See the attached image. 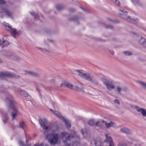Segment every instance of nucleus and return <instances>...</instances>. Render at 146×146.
<instances>
[{
    "label": "nucleus",
    "mask_w": 146,
    "mask_h": 146,
    "mask_svg": "<svg viewBox=\"0 0 146 146\" xmlns=\"http://www.w3.org/2000/svg\"><path fill=\"white\" fill-rule=\"evenodd\" d=\"M39 122L41 126L43 129L45 130L44 134L46 135V138L48 139V142L51 145H55L58 143L59 139V135L55 133L48 134V130L50 129V127L47 126V120L46 119H39Z\"/></svg>",
    "instance_id": "nucleus-1"
},
{
    "label": "nucleus",
    "mask_w": 146,
    "mask_h": 146,
    "mask_svg": "<svg viewBox=\"0 0 146 146\" xmlns=\"http://www.w3.org/2000/svg\"><path fill=\"white\" fill-rule=\"evenodd\" d=\"M6 97L7 99L8 100L10 103V106L12 108L16 113H11V116L12 117V120L15 119V117L17 115V113L18 112V109L15 106V102L12 100L13 97L11 94L9 93H7Z\"/></svg>",
    "instance_id": "nucleus-2"
},
{
    "label": "nucleus",
    "mask_w": 146,
    "mask_h": 146,
    "mask_svg": "<svg viewBox=\"0 0 146 146\" xmlns=\"http://www.w3.org/2000/svg\"><path fill=\"white\" fill-rule=\"evenodd\" d=\"M61 136L62 141L65 143L66 146H70V144L68 142H70V140L74 138V135L72 134L64 133H61Z\"/></svg>",
    "instance_id": "nucleus-3"
},
{
    "label": "nucleus",
    "mask_w": 146,
    "mask_h": 146,
    "mask_svg": "<svg viewBox=\"0 0 146 146\" xmlns=\"http://www.w3.org/2000/svg\"><path fill=\"white\" fill-rule=\"evenodd\" d=\"M4 77L18 78L19 77L17 75H15L14 74L10 72L0 73V78L2 79Z\"/></svg>",
    "instance_id": "nucleus-4"
},
{
    "label": "nucleus",
    "mask_w": 146,
    "mask_h": 146,
    "mask_svg": "<svg viewBox=\"0 0 146 146\" xmlns=\"http://www.w3.org/2000/svg\"><path fill=\"white\" fill-rule=\"evenodd\" d=\"M4 23L3 24L5 26L11 29V33L13 37L14 38H16V35H19L21 33L20 31H17L16 29L11 28L10 27L8 24H7L5 22H4Z\"/></svg>",
    "instance_id": "nucleus-5"
},
{
    "label": "nucleus",
    "mask_w": 146,
    "mask_h": 146,
    "mask_svg": "<svg viewBox=\"0 0 146 146\" xmlns=\"http://www.w3.org/2000/svg\"><path fill=\"white\" fill-rule=\"evenodd\" d=\"M102 80L108 90L113 89L115 88V86L111 82L104 78H102Z\"/></svg>",
    "instance_id": "nucleus-6"
},
{
    "label": "nucleus",
    "mask_w": 146,
    "mask_h": 146,
    "mask_svg": "<svg viewBox=\"0 0 146 146\" xmlns=\"http://www.w3.org/2000/svg\"><path fill=\"white\" fill-rule=\"evenodd\" d=\"M106 139L105 140L104 142L107 143H109V146H114L112 138L110 136L108 137L107 134H105Z\"/></svg>",
    "instance_id": "nucleus-7"
},
{
    "label": "nucleus",
    "mask_w": 146,
    "mask_h": 146,
    "mask_svg": "<svg viewBox=\"0 0 146 146\" xmlns=\"http://www.w3.org/2000/svg\"><path fill=\"white\" fill-rule=\"evenodd\" d=\"M137 111L141 112L142 115L144 117H146V110L144 108H139L137 106L134 107Z\"/></svg>",
    "instance_id": "nucleus-8"
},
{
    "label": "nucleus",
    "mask_w": 146,
    "mask_h": 146,
    "mask_svg": "<svg viewBox=\"0 0 146 146\" xmlns=\"http://www.w3.org/2000/svg\"><path fill=\"white\" fill-rule=\"evenodd\" d=\"M4 55L8 57L9 58H11L13 59L16 60V59L15 58V55L14 54L11 53L9 51H7L6 53L4 54Z\"/></svg>",
    "instance_id": "nucleus-9"
},
{
    "label": "nucleus",
    "mask_w": 146,
    "mask_h": 146,
    "mask_svg": "<svg viewBox=\"0 0 146 146\" xmlns=\"http://www.w3.org/2000/svg\"><path fill=\"white\" fill-rule=\"evenodd\" d=\"M1 9L2 10L4 11L7 16L11 18H12V14L9 10L4 7H2Z\"/></svg>",
    "instance_id": "nucleus-10"
},
{
    "label": "nucleus",
    "mask_w": 146,
    "mask_h": 146,
    "mask_svg": "<svg viewBox=\"0 0 146 146\" xmlns=\"http://www.w3.org/2000/svg\"><path fill=\"white\" fill-rule=\"evenodd\" d=\"M121 132L126 134H130L131 133V132L129 129L126 127H123L120 129Z\"/></svg>",
    "instance_id": "nucleus-11"
},
{
    "label": "nucleus",
    "mask_w": 146,
    "mask_h": 146,
    "mask_svg": "<svg viewBox=\"0 0 146 146\" xmlns=\"http://www.w3.org/2000/svg\"><path fill=\"white\" fill-rule=\"evenodd\" d=\"M60 118L64 122L67 128L69 129L71 127V123L68 121L66 119L64 118L62 115L61 118Z\"/></svg>",
    "instance_id": "nucleus-12"
},
{
    "label": "nucleus",
    "mask_w": 146,
    "mask_h": 146,
    "mask_svg": "<svg viewBox=\"0 0 146 146\" xmlns=\"http://www.w3.org/2000/svg\"><path fill=\"white\" fill-rule=\"evenodd\" d=\"M102 122L104 123L108 128L110 127H115L116 125L114 123L111 121H110V123H107L106 121L103 120L102 121Z\"/></svg>",
    "instance_id": "nucleus-13"
},
{
    "label": "nucleus",
    "mask_w": 146,
    "mask_h": 146,
    "mask_svg": "<svg viewBox=\"0 0 146 146\" xmlns=\"http://www.w3.org/2000/svg\"><path fill=\"white\" fill-rule=\"evenodd\" d=\"M23 72L25 73V74H27L28 75L35 77L39 76V74L37 73L31 71H28L25 70Z\"/></svg>",
    "instance_id": "nucleus-14"
},
{
    "label": "nucleus",
    "mask_w": 146,
    "mask_h": 146,
    "mask_svg": "<svg viewBox=\"0 0 146 146\" xmlns=\"http://www.w3.org/2000/svg\"><path fill=\"white\" fill-rule=\"evenodd\" d=\"M126 20L129 22H130L134 24H137L139 20L137 18L136 19H131L128 16L126 19Z\"/></svg>",
    "instance_id": "nucleus-15"
},
{
    "label": "nucleus",
    "mask_w": 146,
    "mask_h": 146,
    "mask_svg": "<svg viewBox=\"0 0 146 146\" xmlns=\"http://www.w3.org/2000/svg\"><path fill=\"white\" fill-rule=\"evenodd\" d=\"M17 91L21 95L25 97H27L28 96V93L25 91L21 90L19 89H17Z\"/></svg>",
    "instance_id": "nucleus-16"
},
{
    "label": "nucleus",
    "mask_w": 146,
    "mask_h": 146,
    "mask_svg": "<svg viewBox=\"0 0 146 146\" xmlns=\"http://www.w3.org/2000/svg\"><path fill=\"white\" fill-rule=\"evenodd\" d=\"M79 17L77 15L73 16L70 17L69 19V20L70 21H75L77 22V24H79V23L78 22V21L79 19Z\"/></svg>",
    "instance_id": "nucleus-17"
},
{
    "label": "nucleus",
    "mask_w": 146,
    "mask_h": 146,
    "mask_svg": "<svg viewBox=\"0 0 146 146\" xmlns=\"http://www.w3.org/2000/svg\"><path fill=\"white\" fill-rule=\"evenodd\" d=\"M61 86H64L68 87L70 88H71L72 87V85L69 83L64 82L61 84Z\"/></svg>",
    "instance_id": "nucleus-18"
},
{
    "label": "nucleus",
    "mask_w": 146,
    "mask_h": 146,
    "mask_svg": "<svg viewBox=\"0 0 146 146\" xmlns=\"http://www.w3.org/2000/svg\"><path fill=\"white\" fill-rule=\"evenodd\" d=\"M18 127L24 130V128L26 127V126L25 122L22 121L20 122Z\"/></svg>",
    "instance_id": "nucleus-19"
},
{
    "label": "nucleus",
    "mask_w": 146,
    "mask_h": 146,
    "mask_svg": "<svg viewBox=\"0 0 146 146\" xmlns=\"http://www.w3.org/2000/svg\"><path fill=\"white\" fill-rule=\"evenodd\" d=\"M93 78V77L90 75L89 74H86L84 79L90 82Z\"/></svg>",
    "instance_id": "nucleus-20"
},
{
    "label": "nucleus",
    "mask_w": 146,
    "mask_h": 146,
    "mask_svg": "<svg viewBox=\"0 0 146 146\" xmlns=\"http://www.w3.org/2000/svg\"><path fill=\"white\" fill-rule=\"evenodd\" d=\"M133 3L135 5L141 6V5L139 0H131Z\"/></svg>",
    "instance_id": "nucleus-21"
},
{
    "label": "nucleus",
    "mask_w": 146,
    "mask_h": 146,
    "mask_svg": "<svg viewBox=\"0 0 146 146\" xmlns=\"http://www.w3.org/2000/svg\"><path fill=\"white\" fill-rule=\"evenodd\" d=\"M50 110L53 112V113L55 114L57 116H58L60 118H61V115L60 113L58 111L53 110L52 109H50Z\"/></svg>",
    "instance_id": "nucleus-22"
},
{
    "label": "nucleus",
    "mask_w": 146,
    "mask_h": 146,
    "mask_svg": "<svg viewBox=\"0 0 146 146\" xmlns=\"http://www.w3.org/2000/svg\"><path fill=\"white\" fill-rule=\"evenodd\" d=\"M127 12L123 10H119V16H125L127 15Z\"/></svg>",
    "instance_id": "nucleus-23"
},
{
    "label": "nucleus",
    "mask_w": 146,
    "mask_h": 146,
    "mask_svg": "<svg viewBox=\"0 0 146 146\" xmlns=\"http://www.w3.org/2000/svg\"><path fill=\"white\" fill-rule=\"evenodd\" d=\"M82 70H77V72L80 74H78V75L84 78L85 76L86 75V73L82 72L81 71Z\"/></svg>",
    "instance_id": "nucleus-24"
},
{
    "label": "nucleus",
    "mask_w": 146,
    "mask_h": 146,
    "mask_svg": "<svg viewBox=\"0 0 146 146\" xmlns=\"http://www.w3.org/2000/svg\"><path fill=\"white\" fill-rule=\"evenodd\" d=\"M3 40V45L4 46H5L8 45L9 44L8 41L7 40H4L3 38H2Z\"/></svg>",
    "instance_id": "nucleus-25"
},
{
    "label": "nucleus",
    "mask_w": 146,
    "mask_h": 146,
    "mask_svg": "<svg viewBox=\"0 0 146 146\" xmlns=\"http://www.w3.org/2000/svg\"><path fill=\"white\" fill-rule=\"evenodd\" d=\"M102 123H103L102 121L101 122V120H99L96 122L95 123L94 125L96 126L101 127Z\"/></svg>",
    "instance_id": "nucleus-26"
},
{
    "label": "nucleus",
    "mask_w": 146,
    "mask_h": 146,
    "mask_svg": "<svg viewBox=\"0 0 146 146\" xmlns=\"http://www.w3.org/2000/svg\"><path fill=\"white\" fill-rule=\"evenodd\" d=\"M88 124L90 126H93L95 125V122L94 120L92 119L90 120L88 122Z\"/></svg>",
    "instance_id": "nucleus-27"
},
{
    "label": "nucleus",
    "mask_w": 146,
    "mask_h": 146,
    "mask_svg": "<svg viewBox=\"0 0 146 146\" xmlns=\"http://www.w3.org/2000/svg\"><path fill=\"white\" fill-rule=\"evenodd\" d=\"M103 27L106 28L110 29H112L113 28V26L111 25H108L104 24L103 25Z\"/></svg>",
    "instance_id": "nucleus-28"
},
{
    "label": "nucleus",
    "mask_w": 146,
    "mask_h": 146,
    "mask_svg": "<svg viewBox=\"0 0 146 146\" xmlns=\"http://www.w3.org/2000/svg\"><path fill=\"white\" fill-rule=\"evenodd\" d=\"M75 88L78 91H80L82 92H84V89L83 87H82L81 88H79L78 87L76 86H75Z\"/></svg>",
    "instance_id": "nucleus-29"
},
{
    "label": "nucleus",
    "mask_w": 146,
    "mask_h": 146,
    "mask_svg": "<svg viewBox=\"0 0 146 146\" xmlns=\"http://www.w3.org/2000/svg\"><path fill=\"white\" fill-rule=\"evenodd\" d=\"M56 8L57 10L60 11L63 8V7L60 5H57L56 6Z\"/></svg>",
    "instance_id": "nucleus-30"
},
{
    "label": "nucleus",
    "mask_w": 146,
    "mask_h": 146,
    "mask_svg": "<svg viewBox=\"0 0 146 146\" xmlns=\"http://www.w3.org/2000/svg\"><path fill=\"white\" fill-rule=\"evenodd\" d=\"M139 82L141 84L143 88L146 90V84L140 81H139Z\"/></svg>",
    "instance_id": "nucleus-31"
},
{
    "label": "nucleus",
    "mask_w": 146,
    "mask_h": 146,
    "mask_svg": "<svg viewBox=\"0 0 146 146\" xmlns=\"http://www.w3.org/2000/svg\"><path fill=\"white\" fill-rule=\"evenodd\" d=\"M31 14L33 15L36 18H38L39 17V16L35 12L33 11H32L31 12Z\"/></svg>",
    "instance_id": "nucleus-32"
},
{
    "label": "nucleus",
    "mask_w": 146,
    "mask_h": 146,
    "mask_svg": "<svg viewBox=\"0 0 146 146\" xmlns=\"http://www.w3.org/2000/svg\"><path fill=\"white\" fill-rule=\"evenodd\" d=\"M4 117L5 119L3 120V122L5 123H6V121L8 119V117L6 114H5L4 115Z\"/></svg>",
    "instance_id": "nucleus-33"
},
{
    "label": "nucleus",
    "mask_w": 146,
    "mask_h": 146,
    "mask_svg": "<svg viewBox=\"0 0 146 146\" xmlns=\"http://www.w3.org/2000/svg\"><path fill=\"white\" fill-rule=\"evenodd\" d=\"M90 82H92L93 83L96 85H98V82L97 81V80L93 78L92 79Z\"/></svg>",
    "instance_id": "nucleus-34"
},
{
    "label": "nucleus",
    "mask_w": 146,
    "mask_h": 146,
    "mask_svg": "<svg viewBox=\"0 0 146 146\" xmlns=\"http://www.w3.org/2000/svg\"><path fill=\"white\" fill-rule=\"evenodd\" d=\"M117 146H127V145L125 143L119 142Z\"/></svg>",
    "instance_id": "nucleus-35"
},
{
    "label": "nucleus",
    "mask_w": 146,
    "mask_h": 146,
    "mask_svg": "<svg viewBox=\"0 0 146 146\" xmlns=\"http://www.w3.org/2000/svg\"><path fill=\"white\" fill-rule=\"evenodd\" d=\"M95 146H102V144L98 141H95Z\"/></svg>",
    "instance_id": "nucleus-36"
},
{
    "label": "nucleus",
    "mask_w": 146,
    "mask_h": 146,
    "mask_svg": "<svg viewBox=\"0 0 146 146\" xmlns=\"http://www.w3.org/2000/svg\"><path fill=\"white\" fill-rule=\"evenodd\" d=\"M146 40L144 38H141L140 40L139 41L140 43L142 44Z\"/></svg>",
    "instance_id": "nucleus-37"
},
{
    "label": "nucleus",
    "mask_w": 146,
    "mask_h": 146,
    "mask_svg": "<svg viewBox=\"0 0 146 146\" xmlns=\"http://www.w3.org/2000/svg\"><path fill=\"white\" fill-rule=\"evenodd\" d=\"M124 53L126 55L128 56H130L132 54V53L129 51H126L124 52Z\"/></svg>",
    "instance_id": "nucleus-38"
},
{
    "label": "nucleus",
    "mask_w": 146,
    "mask_h": 146,
    "mask_svg": "<svg viewBox=\"0 0 146 146\" xmlns=\"http://www.w3.org/2000/svg\"><path fill=\"white\" fill-rule=\"evenodd\" d=\"M117 90L119 94H120L121 92V88L119 87H117Z\"/></svg>",
    "instance_id": "nucleus-39"
},
{
    "label": "nucleus",
    "mask_w": 146,
    "mask_h": 146,
    "mask_svg": "<svg viewBox=\"0 0 146 146\" xmlns=\"http://www.w3.org/2000/svg\"><path fill=\"white\" fill-rule=\"evenodd\" d=\"M107 20L108 21H111L112 22H113V23H117L116 21H115V20H113L111 19L110 18H107Z\"/></svg>",
    "instance_id": "nucleus-40"
},
{
    "label": "nucleus",
    "mask_w": 146,
    "mask_h": 146,
    "mask_svg": "<svg viewBox=\"0 0 146 146\" xmlns=\"http://www.w3.org/2000/svg\"><path fill=\"white\" fill-rule=\"evenodd\" d=\"M19 144L20 146H23L24 145V143L22 141H19Z\"/></svg>",
    "instance_id": "nucleus-41"
},
{
    "label": "nucleus",
    "mask_w": 146,
    "mask_h": 146,
    "mask_svg": "<svg viewBox=\"0 0 146 146\" xmlns=\"http://www.w3.org/2000/svg\"><path fill=\"white\" fill-rule=\"evenodd\" d=\"M115 3L118 6H119L120 5L119 2L117 0H115Z\"/></svg>",
    "instance_id": "nucleus-42"
},
{
    "label": "nucleus",
    "mask_w": 146,
    "mask_h": 146,
    "mask_svg": "<svg viewBox=\"0 0 146 146\" xmlns=\"http://www.w3.org/2000/svg\"><path fill=\"white\" fill-rule=\"evenodd\" d=\"M114 102L116 104H119V103L118 100L117 99H116L114 101Z\"/></svg>",
    "instance_id": "nucleus-43"
},
{
    "label": "nucleus",
    "mask_w": 146,
    "mask_h": 146,
    "mask_svg": "<svg viewBox=\"0 0 146 146\" xmlns=\"http://www.w3.org/2000/svg\"><path fill=\"white\" fill-rule=\"evenodd\" d=\"M5 1L4 0H0V3L1 4H4L5 3Z\"/></svg>",
    "instance_id": "nucleus-44"
},
{
    "label": "nucleus",
    "mask_w": 146,
    "mask_h": 146,
    "mask_svg": "<svg viewBox=\"0 0 146 146\" xmlns=\"http://www.w3.org/2000/svg\"><path fill=\"white\" fill-rule=\"evenodd\" d=\"M81 131L82 135H83L86 133L85 131H84L83 129H82L81 130Z\"/></svg>",
    "instance_id": "nucleus-45"
},
{
    "label": "nucleus",
    "mask_w": 146,
    "mask_h": 146,
    "mask_svg": "<svg viewBox=\"0 0 146 146\" xmlns=\"http://www.w3.org/2000/svg\"><path fill=\"white\" fill-rule=\"evenodd\" d=\"M69 11L70 12H74L76 11V10L74 9H71L69 10Z\"/></svg>",
    "instance_id": "nucleus-46"
},
{
    "label": "nucleus",
    "mask_w": 146,
    "mask_h": 146,
    "mask_svg": "<svg viewBox=\"0 0 146 146\" xmlns=\"http://www.w3.org/2000/svg\"><path fill=\"white\" fill-rule=\"evenodd\" d=\"M143 45L144 47H146V40L143 42Z\"/></svg>",
    "instance_id": "nucleus-47"
},
{
    "label": "nucleus",
    "mask_w": 146,
    "mask_h": 146,
    "mask_svg": "<svg viewBox=\"0 0 146 146\" xmlns=\"http://www.w3.org/2000/svg\"><path fill=\"white\" fill-rule=\"evenodd\" d=\"M110 52L112 55H113L114 54V52L112 50H109Z\"/></svg>",
    "instance_id": "nucleus-48"
},
{
    "label": "nucleus",
    "mask_w": 146,
    "mask_h": 146,
    "mask_svg": "<svg viewBox=\"0 0 146 146\" xmlns=\"http://www.w3.org/2000/svg\"><path fill=\"white\" fill-rule=\"evenodd\" d=\"M3 45V40L0 39V45Z\"/></svg>",
    "instance_id": "nucleus-49"
},
{
    "label": "nucleus",
    "mask_w": 146,
    "mask_h": 146,
    "mask_svg": "<svg viewBox=\"0 0 146 146\" xmlns=\"http://www.w3.org/2000/svg\"><path fill=\"white\" fill-rule=\"evenodd\" d=\"M36 90L39 93V94L40 95V91H39V89L38 88H36Z\"/></svg>",
    "instance_id": "nucleus-50"
},
{
    "label": "nucleus",
    "mask_w": 146,
    "mask_h": 146,
    "mask_svg": "<svg viewBox=\"0 0 146 146\" xmlns=\"http://www.w3.org/2000/svg\"><path fill=\"white\" fill-rule=\"evenodd\" d=\"M85 11L88 12V13H90L89 10L88 9H86Z\"/></svg>",
    "instance_id": "nucleus-51"
},
{
    "label": "nucleus",
    "mask_w": 146,
    "mask_h": 146,
    "mask_svg": "<svg viewBox=\"0 0 146 146\" xmlns=\"http://www.w3.org/2000/svg\"><path fill=\"white\" fill-rule=\"evenodd\" d=\"M81 8L84 11H85V10L86 9L84 8H82L81 7Z\"/></svg>",
    "instance_id": "nucleus-52"
},
{
    "label": "nucleus",
    "mask_w": 146,
    "mask_h": 146,
    "mask_svg": "<svg viewBox=\"0 0 146 146\" xmlns=\"http://www.w3.org/2000/svg\"><path fill=\"white\" fill-rule=\"evenodd\" d=\"M34 146H42L41 145H39L37 144L35 145Z\"/></svg>",
    "instance_id": "nucleus-53"
},
{
    "label": "nucleus",
    "mask_w": 146,
    "mask_h": 146,
    "mask_svg": "<svg viewBox=\"0 0 146 146\" xmlns=\"http://www.w3.org/2000/svg\"><path fill=\"white\" fill-rule=\"evenodd\" d=\"M1 12H0V15H1ZM1 15V17L2 18H3V16L2 15Z\"/></svg>",
    "instance_id": "nucleus-54"
},
{
    "label": "nucleus",
    "mask_w": 146,
    "mask_h": 146,
    "mask_svg": "<svg viewBox=\"0 0 146 146\" xmlns=\"http://www.w3.org/2000/svg\"><path fill=\"white\" fill-rule=\"evenodd\" d=\"M96 40H101V39H100V38H97L96 39Z\"/></svg>",
    "instance_id": "nucleus-55"
},
{
    "label": "nucleus",
    "mask_w": 146,
    "mask_h": 146,
    "mask_svg": "<svg viewBox=\"0 0 146 146\" xmlns=\"http://www.w3.org/2000/svg\"><path fill=\"white\" fill-rule=\"evenodd\" d=\"M2 61V59L0 58V63Z\"/></svg>",
    "instance_id": "nucleus-56"
},
{
    "label": "nucleus",
    "mask_w": 146,
    "mask_h": 146,
    "mask_svg": "<svg viewBox=\"0 0 146 146\" xmlns=\"http://www.w3.org/2000/svg\"><path fill=\"white\" fill-rule=\"evenodd\" d=\"M51 81H52V82H53L54 81V80L53 79H52L51 80Z\"/></svg>",
    "instance_id": "nucleus-57"
},
{
    "label": "nucleus",
    "mask_w": 146,
    "mask_h": 146,
    "mask_svg": "<svg viewBox=\"0 0 146 146\" xmlns=\"http://www.w3.org/2000/svg\"><path fill=\"white\" fill-rule=\"evenodd\" d=\"M39 49H40V50H42V48H39Z\"/></svg>",
    "instance_id": "nucleus-58"
},
{
    "label": "nucleus",
    "mask_w": 146,
    "mask_h": 146,
    "mask_svg": "<svg viewBox=\"0 0 146 146\" xmlns=\"http://www.w3.org/2000/svg\"><path fill=\"white\" fill-rule=\"evenodd\" d=\"M46 33H47V31H46Z\"/></svg>",
    "instance_id": "nucleus-59"
}]
</instances>
